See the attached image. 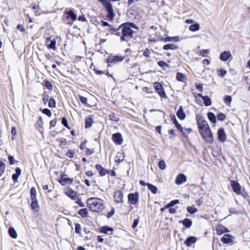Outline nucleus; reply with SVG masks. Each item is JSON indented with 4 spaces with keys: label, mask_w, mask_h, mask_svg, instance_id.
<instances>
[{
    "label": "nucleus",
    "mask_w": 250,
    "mask_h": 250,
    "mask_svg": "<svg viewBox=\"0 0 250 250\" xmlns=\"http://www.w3.org/2000/svg\"><path fill=\"white\" fill-rule=\"evenodd\" d=\"M30 197L31 199H37L36 197V190L34 187L31 188L30 189Z\"/></svg>",
    "instance_id": "4c0bfd02"
},
{
    "label": "nucleus",
    "mask_w": 250,
    "mask_h": 250,
    "mask_svg": "<svg viewBox=\"0 0 250 250\" xmlns=\"http://www.w3.org/2000/svg\"><path fill=\"white\" fill-rule=\"evenodd\" d=\"M217 117L218 120L222 121L225 120L226 118V115L222 113H219L217 115Z\"/></svg>",
    "instance_id": "49530a36"
},
{
    "label": "nucleus",
    "mask_w": 250,
    "mask_h": 250,
    "mask_svg": "<svg viewBox=\"0 0 250 250\" xmlns=\"http://www.w3.org/2000/svg\"><path fill=\"white\" fill-rule=\"evenodd\" d=\"M159 167L160 169L164 170L166 168V164L164 160H161L159 162Z\"/></svg>",
    "instance_id": "a18cd8bd"
},
{
    "label": "nucleus",
    "mask_w": 250,
    "mask_h": 250,
    "mask_svg": "<svg viewBox=\"0 0 250 250\" xmlns=\"http://www.w3.org/2000/svg\"><path fill=\"white\" fill-rule=\"evenodd\" d=\"M227 72L226 70L223 69H220L218 70V74L220 77H223L226 75Z\"/></svg>",
    "instance_id": "603ef678"
},
{
    "label": "nucleus",
    "mask_w": 250,
    "mask_h": 250,
    "mask_svg": "<svg viewBox=\"0 0 250 250\" xmlns=\"http://www.w3.org/2000/svg\"><path fill=\"white\" fill-rule=\"evenodd\" d=\"M231 57V53L229 51H224L220 55V59L224 62L228 61Z\"/></svg>",
    "instance_id": "ddd939ff"
},
{
    "label": "nucleus",
    "mask_w": 250,
    "mask_h": 250,
    "mask_svg": "<svg viewBox=\"0 0 250 250\" xmlns=\"http://www.w3.org/2000/svg\"><path fill=\"white\" fill-rule=\"evenodd\" d=\"M64 13L67 15V18H71L72 21H75L77 19V16L76 15L73 10H70L69 11L65 10Z\"/></svg>",
    "instance_id": "b1692460"
},
{
    "label": "nucleus",
    "mask_w": 250,
    "mask_h": 250,
    "mask_svg": "<svg viewBox=\"0 0 250 250\" xmlns=\"http://www.w3.org/2000/svg\"><path fill=\"white\" fill-rule=\"evenodd\" d=\"M42 113L48 117H50L52 116V113L51 111L48 108H44L42 111Z\"/></svg>",
    "instance_id": "de8ad7c7"
},
{
    "label": "nucleus",
    "mask_w": 250,
    "mask_h": 250,
    "mask_svg": "<svg viewBox=\"0 0 250 250\" xmlns=\"http://www.w3.org/2000/svg\"><path fill=\"white\" fill-rule=\"evenodd\" d=\"M232 237L230 234H225L221 238V241L224 244H229L232 241Z\"/></svg>",
    "instance_id": "f3484780"
},
{
    "label": "nucleus",
    "mask_w": 250,
    "mask_h": 250,
    "mask_svg": "<svg viewBox=\"0 0 250 250\" xmlns=\"http://www.w3.org/2000/svg\"><path fill=\"white\" fill-rule=\"evenodd\" d=\"M162 40L164 41L165 42H170L172 41V37H167L164 38V39H162Z\"/></svg>",
    "instance_id": "0e129e2a"
},
{
    "label": "nucleus",
    "mask_w": 250,
    "mask_h": 250,
    "mask_svg": "<svg viewBox=\"0 0 250 250\" xmlns=\"http://www.w3.org/2000/svg\"><path fill=\"white\" fill-rule=\"evenodd\" d=\"M44 83H45V85L46 86V87L49 89V90H51L53 89V85L51 84V83L48 81H44Z\"/></svg>",
    "instance_id": "8fccbe9b"
},
{
    "label": "nucleus",
    "mask_w": 250,
    "mask_h": 250,
    "mask_svg": "<svg viewBox=\"0 0 250 250\" xmlns=\"http://www.w3.org/2000/svg\"><path fill=\"white\" fill-rule=\"evenodd\" d=\"M231 186L234 192L237 194H241V187L237 182L235 181H231Z\"/></svg>",
    "instance_id": "9b49d317"
},
{
    "label": "nucleus",
    "mask_w": 250,
    "mask_h": 250,
    "mask_svg": "<svg viewBox=\"0 0 250 250\" xmlns=\"http://www.w3.org/2000/svg\"><path fill=\"white\" fill-rule=\"evenodd\" d=\"M125 57L122 56H109L107 59L108 65L115 64L124 60Z\"/></svg>",
    "instance_id": "423d86ee"
},
{
    "label": "nucleus",
    "mask_w": 250,
    "mask_h": 250,
    "mask_svg": "<svg viewBox=\"0 0 250 250\" xmlns=\"http://www.w3.org/2000/svg\"><path fill=\"white\" fill-rule=\"evenodd\" d=\"M154 88L158 94L162 97L166 98L167 95L164 90L162 84L158 82H155L154 84Z\"/></svg>",
    "instance_id": "0eeeda50"
},
{
    "label": "nucleus",
    "mask_w": 250,
    "mask_h": 250,
    "mask_svg": "<svg viewBox=\"0 0 250 250\" xmlns=\"http://www.w3.org/2000/svg\"><path fill=\"white\" fill-rule=\"evenodd\" d=\"M208 118L212 123H215L216 122V118L213 113L210 112H208Z\"/></svg>",
    "instance_id": "c85d7f7f"
},
{
    "label": "nucleus",
    "mask_w": 250,
    "mask_h": 250,
    "mask_svg": "<svg viewBox=\"0 0 250 250\" xmlns=\"http://www.w3.org/2000/svg\"><path fill=\"white\" fill-rule=\"evenodd\" d=\"M174 124L177 127V128L181 132H183V127L182 126L179 124V123L177 122L176 118L174 117V119L173 121Z\"/></svg>",
    "instance_id": "79ce46f5"
},
{
    "label": "nucleus",
    "mask_w": 250,
    "mask_h": 250,
    "mask_svg": "<svg viewBox=\"0 0 250 250\" xmlns=\"http://www.w3.org/2000/svg\"><path fill=\"white\" fill-rule=\"evenodd\" d=\"M113 141L117 145H121L123 142V138L121 134L119 132L114 133L112 136Z\"/></svg>",
    "instance_id": "1a4fd4ad"
},
{
    "label": "nucleus",
    "mask_w": 250,
    "mask_h": 250,
    "mask_svg": "<svg viewBox=\"0 0 250 250\" xmlns=\"http://www.w3.org/2000/svg\"><path fill=\"white\" fill-rule=\"evenodd\" d=\"M114 197L117 203H120L123 202L124 195L120 190H117L114 192Z\"/></svg>",
    "instance_id": "9d476101"
},
{
    "label": "nucleus",
    "mask_w": 250,
    "mask_h": 250,
    "mask_svg": "<svg viewBox=\"0 0 250 250\" xmlns=\"http://www.w3.org/2000/svg\"><path fill=\"white\" fill-rule=\"evenodd\" d=\"M32 202L31 204V208L35 211L37 212L39 209V206L38 205L37 199H31Z\"/></svg>",
    "instance_id": "4be33fe9"
},
{
    "label": "nucleus",
    "mask_w": 250,
    "mask_h": 250,
    "mask_svg": "<svg viewBox=\"0 0 250 250\" xmlns=\"http://www.w3.org/2000/svg\"><path fill=\"white\" fill-rule=\"evenodd\" d=\"M200 26L198 23L191 24L189 27V30L192 32H196L199 30Z\"/></svg>",
    "instance_id": "7c9ffc66"
},
{
    "label": "nucleus",
    "mask_w": 250,
    "mask_h": 250,
    "mask_svg": "<svg viewBox=\"0 0 250 250\" xmlns=\"http://www.w3.org/2000/svg\"><path fill=\"white\" fill-rule=\"evenodd\" d=\"M179 203V200L178 199L172 200L170 201L169 203L170 204V205H171V207L174 206L176 204H177Z\"/></svg>",
    "instance_id": "338daca9"
},
{
    "label": "nucleus",
    "mask_w": 250,
    "mask_h": 250,
    "mask_svg": "<svg viewBox=\"0 0 250 250\" xmlns=\"http://www.w3.org/2000/svg\"><path fill=\"white\" fill-rule=\"evenodd\" d=\"M87 204L92 211L100 212L104 208V201L99 198H90L87 200Z\"/></svg>",
    "instance_id": "f257e3e1"
},
{
    "label": "nucleus",
    "mask_w": 250,
    "mask_h": 250,
    "mask_svg": "<svg viewBox=\"0 0 250 250\" xmlns=\"http://www.w3.org/2000/svg\"><path fill=\"white\" fill-rule=\"evenodd\" d=\"M218 138L220 142H223L226 141L227 136L223 128H221L218 129Z\"/></svg>",
    "instance_id": "4468645a"
},
{
    "label": "nucleus",
    "mask_w": 250,
    "mask_h": 250,
    "mask_svg": "<svg viewBox=\"0 0 250 250\" xmlns=\"http://www.w3.org/2000/svg\"><path fill=\"white\" fill-rule=\"evenodd\" d=\"M17 28L18 30H20L21 32L25 31V28H24L23 26L21 24H18L17 26Z\"/></svg>",
    "instance_id": "774afa93"
},
{
    "label": "nucleus",
    "mask_w": 250,
    "mask_h": 250,
    "mask_svg": "<svg viewBox=\"0 0 250 250\" xmlns=\"http://www.w3.org/2000/svg\"><path fill=\"white\" fill-rule=\"evenodd\" d=\"M86 143H87V140H84L82 143V144H81L80 146V148L82 150H83L85 148H86Z\"/></svg>",
    "instance_id": "6e6d98bb"
},
{
    "label": "nucleus",
    "mask_w": 250,
    "mask_h": 250,
    "mask_svg": "<svg viewBox=\"0 0 250 250\" xmlns=\"http://www.w3.org/2000/svg\"><path fill=\"white\" fill-rule=\"evenodd\" d=\"M158 64L159 66L164 68L165 67H169V65L166 62L163 61H160L158 62Z\"/></svg>",
    "instance_id": "c03bdc74"
},
{
    "label": "nucleus",
    "mask_w": 250,
    "mask_h": 250,
    "mask_svg": "<svg viewBox=\"0 0 250 250\" xmlns=\"http://www.w3.org/2000/svg\"><path fill=\"white\" fill-rule=\"evenodd\" d=\"M125 158L124 153L123 152H118L115 158L116 162L120 163L122 162Z\"/></svg>",
    "instance_id": "412c9836"
},
{
    "label": "nucleus",
    "mask_w": 250,
    "mask_h": 250,
    "mask_svg": "<svg viewBox=\"0 0 250 250\" xmlns=\"http://www.w3.org/2000/svg\"><path fill=\"white\" fill-rule=\"evenodd\" d=\"M96 169L98 170L100 176H104L107 173V170L104 169L101 165L97 164L95 166Z\"/></svg>",
    "instance_id": "a211bd4d"
},
{
    "label": "nucleus",
    "mask_w": 250,
    "mask_h": 250,
    "mask_svg": "<svg viewBox=\"0 0 250 250\" xmlns=\"http://www.w3.org/2000/svg\"><path fill=\"white\" fill-rule=\"evenodd\" d=\"M196 119L200 132L201 131L205 130L209 128L207 121L204 119V117L202 115L198 114L196 115Z\"/></svg>",
    "instance_id": "7ed1b4c3"
},
{
    "label": "nucleus",
    "mask_w": 250,
    "mask_h": 250,
    "mask_svg": "<svg viewBox=\"0 0 250 250\" xmlns=\"http://www.w3.org/2000/svg\"><path fill=\"white\" fill-rule=\"evenodd\" d=\"M78 214L83 218H86L88 216V211L86 208H82L79 210Z\"/></svg>",
    "instance_id": "c756f323"
},
{
    "label": "nucleus",
    "mask_w": 250,
    "mask_h": 250,
    "mask_svg": "<svg viewBox=\"0 0 250 250\" xmlns=\"http://www.w3.org/2000/svg\"><path fill=\"white\" fill-rule=\"evenodd\" d=\"M9 233L10 236L13 238L17 237V233L15 229L13 227H10L9 229Z\"/></svg>",
    "instance_id": "2f4dec72"
},
{
    "label": "nucleus",
    "mask_w": 250,
    "mask_h": 250,
    "mask_svg": "<svg viewBox=\"0 0 250 250\" xmlns=\"http://www.w3.org/2000/svg\"><path fill=\"white\" fill-rule=\"evenodd\" d=\"M81 225L77 223L75 224V232L78 234H80L81 233Z\"/></svg>",
    "instance_id": "5fc2aeb1"
},
{
    "label": "nucleus",
    "mask_w": 250,
    "mask_h": 250,
    "mask_svg": "<svg viewBox=\"0 0 250 250\" xmlns=\"http://www.w3.org/2000/svg\"><path fill=\"white\" fill-rule=\"evenodd\" d=\"M76 203L79 205L81 207H84V204L82 202V200L80 198H78L76 201Z\"/></svg>",
    "instance_id": "052dcab7"
},
{
    "label": "nucleus",
    "mask_w": 250,
    "mask_h": 250,
    "mask_svg": "<svg viewBox=\"0 0 250 250\" xmlns=\"http://www.w3.org/2000/svg\"><path fill=\"white\" fill-rule=\"evenodd\" d=\"M198 96L203 100L205 106H208L211 104V100L208 96H203L201 94H198Z\"/></svg>",
    "instance_id": "dca6fc26"
},
{
    "label": "nucleus",
    "mask_w": 250,
    "mask_h": 250,
    "mask_svg": "<svg viewBox=\"0 0 250 250\" xmlns=\"http://www.w3.org/2000/svg\"><path fill=\"white\" fill-rule=\"evenodd\" d=\"M8 160L9 161V163L10 165H14L15 163L16 162L12 156H8Z\"/></svg>",
    "instance_id": "680f3d73"
},
{
    "label": "nucleus",
    "mask_w": 250,
    "mask_h": 250,
    "mask_svg": "<svg viewBox=\"0 0 250 250\" xmlns=\"http://www.w3.org/2000/svg\"><path fill=\"white\" fill-rule=\"evenodd\" d=\"M73 181V179L67 178L66 177V175L62 176L59 180L60 184L62 186H64L67 184H71Z\"/></svg>",
    "instance_id": "2eb2a0df"
},
{
    "label": "nucleus",
    "mask_w": 250,
    "mask_h": 250,
    "mask_svg": "<svg viewBox=\"0 0 250 250\" xmlns=\"http://www.w3.org/2000/svg\"><path fill=\"white\" fill-rule=\"evenodd\" d=\"M185 78V76L183 73H180V72H178L177 73L176 79L178 81H181V82H183L184 81Z\"/></svg>",
    "instance_id": "ea45409f"
},
{
    "label": "nucleus",
    "mask_w": 250,
    "mask_h": 250,
    "mask_svg": "<svg viewBox=\"0 0 250 250\" xmlns=\"http://www.w3.org/2000/svg\"><path fill=\"white\" fill-rule=\"evenodd\" d=\"M65 194L73 200H75L77 196V193L72 189H67Z\"/></svg>",
    "instance_id": "6ab92c4d"
},
{
    "label": "nucleus",
    "mask_w": 250,
    "mask_h": 250,
    "mask_svg": "<svg viewBox=\"0 0 250 250\" xmlns=\"http://www.w3.org/2000/svg\"><path fill=\"white\" fill-rule=\"evenodd\" d=\"M119 29H122V36L121 42L127 41V39H132L133 37L134 31L127 26H122L121 24L119 26Z\"/></svg>",
    "instance_id": "f03ea898"
},
{
    "label": "nucleus",
    "mask_w": 250,
    "mask_h": 250,
    "mask_svg": "<svg viewBox=\"0 0 250 250\" xmlns=\"http://www.w3.org/2000/svg\"><path fill=\"white\" fill-rule=\"evenodd\" d=\"M101 3L106 9V10L107 12L106 15L107 18L108 19L109 21H113L114 18L115 14L114 13L112 4L111 3H105L104 1H102V2Z\"/></svg>",
    "instance_id": "20e7f679"
},
{
    "label": "nucleus",
    "mask_w": 250,
    "mask_h": 250,
    "mask_svg": "<svg viewBox=\"0 0 250 250\" xmlns=\"http://www.w3.org/2000/svg\"><path fill=\"white\" fill-rule=\"evenodd\" d=\"M109 119L111 121H114V122H118L119 120V118L117 116V115L114 113H111L109 114L108 116Z\"/></svg>",
    "instance_id": "f704fd0d"
},
{
    "label": "nucleus",
    "mask_w": 250,
    "mask_h": 250,
    "mask_svg": "<svg viewBox=\"0 0 250 250\" xmlns=\"http://www.w3.org/2000/svg\"><path fill=\"white\" fill-rule=\"evenodd\" d=\"M196 241V238L194 236L188 237L184 241V244L188 247H190Z\"/></svg>",
    "instance_id": "aec40b11"
},
{
    "label": "nucleus",
    "mask_w": 250,
    "mask_h": 250,
    "mask_svg": "<svg viewBox=\"0 0 250 250\" xmlns=\"http://www.w3.org/2000/svg\"><path fill=\"white\" fill-rule=\"evenodd\" d=\"M186 181L187 177L186 175L184 174L180 173L177 175L176 178L175 183L178 185H180L186 182Z\"/></svg>",
    "instance_id": "f8f14e48"
},
{
    "label": "nucleus",
    "mask_w": 250,
    "mask_h": 250,
    "mask_svg": "<svg viewBox=\"0 0 250 250\" xmlns=\"http://www.w3.org/2000/svg\"><path fill=\"white\" fill-rule=\"evenodd\" d=\"M150 51L148 48H146L143 52V55L146 57H148L149 56Z\"/></svg>",
    "instance_id": "69168bd1"
},
{
    "label": "nucleus",
    "mask_w": 250,
    "mask_h": 250,
    "mask_svg": "<svg viewBox=\"0 0 250 250\" xmlns=\"http://www.w3.org/2000/svg\"><path fill=\"white\" fill-rule=\"evenodd\" d=\"M187 211L190 214H193L197 211V209L194 206L187 208Z\"/></svg>",
    "instance_id": "58836bf2"
},
{
    "label": "nucleus",
    "mask_w": 250,
    "mask_h": 250,
    "mask_svg": "<svg viewBox=\"0 0 250 250\" xmlns=\"http://www.w3.org/2000/svg\"><path fill=\"white\" fill-rule=\"evenodd\" d=\"M113 230V229L112 228L105 226L101 228V232L102 233L106 234L109 231H112Z\"/></svg>",
    "instance_id": "e433bc0d"
},
{
    "label": "nucleus",
    "mask_w": 250,
    "mask_h": 250,
    "mask_svg": "<svg viewBox=\"0 0 250 250\" xmlns=\"http://www.w3.org/2000/svg\"><path fill=\"white\" fill-rule=\"evenodd\" d=\"M48 106L50 108H54L56 106L55 100L53 98H51L48 101Z\"/></svg>",
    "instance_id": "37998d69"
},
{
    "label": "nucleus",
    "mask_w": 250,
    "mask_h": 250,
    "mask_svg": "<svg viewBox=\"0 0 250 250\" xmlns=\"http://www.w3.org/2000/svg\"><path fill=\"white\" fill-rule=\"evenodd\" d=\"M93 123V120L91 117L86 118L85 120V127L86 128H90L92 126Z\"/></svg>",
    "instance_id": "a878e982"
},
{
    "label": "nucleus",
    "mask_w": 250,
    "mask_h": 250,
    "mask_svg": "<svg viewBox=\"0 0 250 250\" xmlns=\"http://www.w3.org/2000/svg\"><path fill=\"white\" fill-rule=\"evenodd\" d=\"M74 154H75L74 151H73L71 150H68L66 153V155L70 158H73L74 157Z\"/></svg>",
    "instance_id": "09e8293b"
},
{
    "label": "nucleus",
    "mask_w": 250,
    "mask_h": 250,
    "mask_svg": "<svg viewBox=\"0 0 250 250\" xmlns=\"http://www.w3.org/2000/svg\"><path fill=\"white\" fill-rule=\"evenodd\" d=\"M204 140L209 143H212L213 138L210 128L205 130L201 131L200 132Z\"/></svg>",
    "instance_id": "39448f33"
},
{
    "label": "nucleus",
    "mask_w": 250,
    "mask_h": 250,
    "mask_svg": "<svg viewBox=\"0 0 250 250\" xmlns=\"http://www.w3.org/2000/svg\"><path fill=\"white\" fill-rule=\"evenodd\" d=\"M147 188H148L151 191V192L153 193V194H155L157 192V188L153 185L152 184H147Z\"/></svg>",
    "instance_id": "c9c22d12"
},
{
    "label": "nucleus",
    "mask_w": 250,
    "mask_h": 250,
    "mask_svg": "<svg viewBox=\"0 0 250 250\" xmlns=\"http://www.w3.org/2000/svg\"><path fill=\"white\" fill-rule=\"evenodd\" d=\"M139 219L138 218V219H136L134 220L133 221V223L132 225V228L134 229H135L137 226H138V223H139Z\"/></svg>",
    "instance_id": "13d9d810"
},
{
    "label": "nucleus",
    "mask_w": 250,
    "mask_h": 250,
    "mask_svg": "<svg viewBox=\"0 0 250 250\" xmlns=\"http://www.w3.org/2000/svg\"><path fill=\"white\" fill-rule=\"evenodd\" d=\"M215 230L218 235H221L224 233L225 227L222 225H218L215 227Z\"/></svg>",
    "instance_id": "bb28decb"
},
{
    "label": "nucleus",
    "mask_w": 250,
    "mask_h": 250,
    "mask_svg": "<svg viewBox=\"0 0 250 250\" xmlns=\"http://www.w3.org/2000/svg\"><path fill=\"white\" fill-rule=\"evenodd\" d=\"M128 202L133 205H136L139 201V193L135 192L134 193H129L128 195Z\"/></svg>",
    "instance_id": "6e6552de"
},
{
    "label": "nucleus",
    "mask_w": 250,
    "mask_h": 250,
    "mask_svg": "<svg viewBox=\"0 0 250 250\" xmlns=\"http://www.w3.org/2000/svg\"><path fill=\"white\" fill-rule=\"evenodd\" d=\"M182 223L186 228H190L192 225V221L190 219L186 218L182 221Z\"/></svg>",
    "instance_id": "473e14b6"
},
{
    "label": "nucleus",
    "mask_w": 250,
    "mask_h": 250,
    "mask_svg": "<svg viewBox=\"0 0 250 250\" xmlns=\"http://www.w3.org/2000/svg\"><path fill=\"white\" fill-rule=\"evenodd\" d=\"M79 100L83 104H86L87 103V99L86 97H83L82 96H79Z\"/></svg>",
    "instance_id": "3c124183"
},
{
    "label": "nucleus",
    "mask_w": 250,
    "mask_h": 250,
    "mask_svg": "<svg viewBox=\"0 0 250 250\" xmlns=\"http://www.w3.org/2000/svg\"><path fill=\"white\" fill-rule=\"evenodd\" d=\"M121 26H127V27H129V28H130V29H131V28H132L134 29H138V27L137 26V25L133 22H127L121 24Z\"/></svg>",
    "instance_id": "cd10ccee"
},
{
    "label": "nucleus",
    "mask_w": 250,
    "mask_h": 250,
    "mask_svg": "<svg viewBox=\"0 0 250 250\" xmlns=\"http://www.w3.org/2000/svg\"><path fill=\"white\" fill-rule=\"evenodd\" d=\"M178 46L172 43H169V44H167L165 45H164L163 48V49L167 50H176L178 48Z\"/></svg>",
    "instance_id": "393cba45"
},
{
    "label": "nucleus",
    "mask_w": 250,
    "mask_h": 250,
    "mask_svg": "<svg viewBox=\"0 0 250 250\" xmlns=\"http://www.w3.org/2000/svg\"><path fill=\"white\" fill-rule=\"evenodd\" d=\"M56 41L55 39H53L51 40V41L47 44V46L49 49H52L53 50H56Z\"/></svg>",
    "instance_id": "72a5a7b5"
},
{
    "label": "nucleus",
    "mask_w": 250,
    "mask_h": 250,
    "mask_svg": "<svg viewBox=\"0 0 250 250\" xmlns=\"http://www.w3.org/2000/svg\"><path fill=\"white\" fill-rule=\"evenodd\" d=\"M62 124L66 127L68 128V125L67 124V121L65 117H63L62 120Z\"/></svg>",
    "instance_id": "4d7b16f0"
},
{
    "label": "nucleus",
    "mask_w": 250,
    "mask_h": 250,
    "mask_svg": "<svg viewBox=\"0 0 250 250\" xmlns=\"http://www.w3.org/2000/svg\"><path fill=\"white\" fill-rule=\"evenodd\" d=\"M5 165L2 161H0V176H1L5 171Z\"/></svg>",
    "instance_id": "a19ab883"
},
{
    "label": "nucleus",
    "mask_w": 250,
    "mask_h": 250,
    "mask_svg": "<svg viewBox=\"0 0 250 250\" xmlns=\"http://www.w3.org/2000/svg\"><path fill=\"white\" fill-rule=\"evenodd\" d=\"M176 114L178 118L180 120H183L186 118V114L183 111V107L182 106H180L177 111Z\"/></svg>",
    "instance_id": "5701e85b"
},
{
    "label": "nucleus",
    "mask_w": 250,
    "mask_h": 250,
    "mask_svg": "<svg viewBox=\"0 0 250 250\" xmlns=\"http://www.w3.org/2000/svg\"><path fill=\"white\" fill-rule=\"evenodd\" d=\"M49 97L48 95H43L42 101L44 104H46L49 100Z\"/></svg>",
    "instance_id": "e2e57ef3"
},
{
    "label": "nucleus",
    "mask_w": 250,
    "mask_h": 250,
    "mask_svg": "<svg viewBox=\"0 0 250 250\" xmlns=\"http://www.w3.org/2000/svg\"><path fill=\"white\" fill-rule=\"evenodd\" d=\"M232 100V99H231V96H229V95H226L224 97V103L227 104V103H230L231 102Z\"/></svg>",
    "instance_id": "864d4df0"
},
{
    "label": "nucleus",
    "mask_w": 250,
    "mask_h": 250,
    "mask_svg": "<svg viewBox=\"0 0 250 250\" xmlns=\"http://www.w3.org/2000/svg\"><path fill=\"white\" fill-rule=\"evenodd\" d=\"M208 52L209 50L208 49L203 50L200 52V55L203 57H206V55L208 53Z\"/></svg>",
    "instance_id": "bf43d9fd"
}]
</instances>
